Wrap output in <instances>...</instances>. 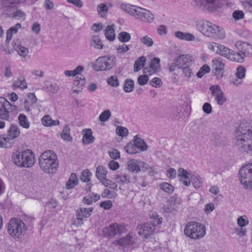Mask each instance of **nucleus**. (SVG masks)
<instances>
[{
  "label": "nucleus",
  "instance_id": "47",
  "mask_svg": "<svg viewBox=\"0 0 252 252\" xmlns=\"http://www.w3.org/2000/svg\"><path fill=\"white\" fill-rule=\"evenodd\" d=\"M159 187L161 189L168 193H172L174 190V187L166 182L161 183L159 184Z\"/></svg>",
  "mask_w": 252,
  "mask_h": 252
},
{
  "label": "nucleus",
  "instance_id": "12",
  "mask_svg": "<svg viewBox=\"0 0 252 252\" xmlns=\"http://www.w3.org/2000/svg\"><path fill=\"white\" fill-rule=\"evenodd\" d=\"M135 19L139 20L146 23H151L154 21V15L150 11L138 7L136 14Z\"/></svg>",
  "mask_w": 252,
  "mask_h": 252
},
{
  "label": "nucleus",
  "instance_id": "2",
  "mask_svg": "<svg viewBox=\"0 0 252 252\" xmlns=\"http://www.w3.org/2000/svg\"><path fill=\"white\" fill-rule=\"evenodd\" d=\"M197 30L204 36L215 39H222L225 37L224 30L206 20H199L195 22Z\"/></svg>",
  "mask_w": 252,
  "mask_h": 252
},
{
  "label": "nucleus",
  "instance_id": "35",
  "mask_svg": "<svg viewBox=\"0 0 252 252\" xmlns=\"http://www.w3.org/2000/svg\"><path fill=\"white\" fill-rule=\"evenodd\" d=\"M146 61V58L144 56L139 58L134 63V71L137 72L141 70L145 65Z\"/></svg>",
  "mask_w": 252,
  "mask_h": 252
},
{
  "label": "nucleus",
  "instance_id": "60",
  "mask_svg": "<svg viewBox=\"0 0 252 252\" xmlns=\"http://www.w3.org/2000/svg\"><path fill=\"white\" fill-rule=\"evenodd\" d=\"M149 78L147 75H143L139 76L137 79L138 83L140 85L146 84L148 81Z\"/></svg>",
  "mask_w": 252,
  "mask_h": 252
},
{
  "label": "nucleus",
  "instance_id": "42",
  "mask_svg": "<svg viewBox=\"0 0 252 252\" xmlns=\"http://www.w3.org/2000/svg\"><path fill=\"white\" fill-rule=\"evenodd\" d=\"M125 150L127 153L129 154H136L139 152V150L137 148L133 142H130L126 145L125 148Z\"/></svg>",
  "mask_w": 252,
  "mask_h": 252
},
{
  "label": "nucleus",
  "instance_id": "61",
  "mask_svg": "<svg viewBox=\"0 0 252 252\" xmlns=\"http://www.w3.org/2000/svg\"><path fill=\"white\" fill-rule=\"evenodd\" d=\"M233 17L235 20L242 19L244 17V14L241 10H235L233 12Z\"/></svg>",
  "mask_w": 252,
  "mask_h": 252
},
{
  "label": "nucleus",
  "instance_id": "27",
  "mask_svg": "<svg viewBox=\"0 0 252 252\" xmlns=\"http://www.w3.org/2000/svg\"><path fill=\"white\" fill-rule=\"evenodd\" d=\"M175 35L178 38L187 41H193L195 40V36L189 32H184L181 31H177L175 32Z\"/></svg>",
  "mask_w": 252,
  "mask_h": 252
},
{
  "label": "nucleus",
  "instance_id": "53",
  "mask_svg": "<svg viewBox=\"0 0 252 252\" xmlns=\"http://www.w3.org/2000/svg\"><path fill=\"white\" fill-rule=\"evenodd\" d=\"M97 10L101 17L104 16L108 12V7L104 3H100L97 5Z\"/></svg>",
  "mask_w": 252,
  "mask_h": 252
},
{
  "label": "nucleus",
  "instance_id": "59",
  "mask_svg": "<svg viewBox=\"0 0 252 252\" xmlns=\"http://www.w3.org/2000/svg\"><path fill=\"white\" fill-rule=\"evenodd\" d=\"M162 84L161 79L158 77H155L150 81V84L155 88L160 87Z\"/></svg>",
  "mask_w": 252,
  "mask_h": 252
},
{
  "label": "nucleus",
  "instance_id": "34",
  "mask_svg": "<svg viewBox=\"0 0 252 252\" xmlns=\"http://www.w3.org/2000/svg\"><path fill=\"white\" fill-rule=\"evenodd\" d=\"M213 65L212 67L215 70V75H217L216 72H220L224 69V64L222 63L220 59H214L212 61Z\"/></svg>",
  "mask_w": 252,
  "mask_h": 252
},
{
  "label": "nucleus",
  "instance_id": "16",
  "mask_svg": "<svg viewBox=\"0 0 252 252\" xmlns=\"http://www.w3.org/2000/svg\"><path fill=\"white\" fill-rule=\"evenodd\" d=\"M210 90L212 95L215 96L218 104L222 105L226 101V98L219 85H212L210 86Z\"/></svg>",
  "mask_w": 252,
  "mask_h": 252
},
{
  "label": "nucleus",
  "instance_id": "6",
  "mask_svg": "<svg viewBox=\"0 0 252 252\" xmlns=\"http://www.w3.org/2000/svg\"><path fill=\"white\" fill-rule=\"evenodd\" d=\"M185 234L192 239H199L204 237L206 228L202 224L196 222H188L184 229Z\"/></svg>",
  "mask_w": 252,
  "mask_h": 252
},
{
  "label": "nucleus",
  "instance_id": "13",
  "mask_svg": "<svg viewBox=\"0 0 252 252\" xmlns=\"http://www.w3.org/2000/svg\"><path fill=\"white\" fill-rule=\"evenodd\" d=\"M147 164L144 161L131 159L126 163V169L130 172L137 173L147 168Z\"/></svg>",
  "mask_w": 252,
  "mask_h": 252
},
{
  "label": "nucleus",
  "instance_id": "63",
  "mask_svg": "<svg viewBox=\"0 0 252 252\" xmlns=\"http://www.w3.org/2000/svg\"><path fill=\"white\" fill-rule=\"evenodd\" d=\"M99 205L104 209L108 210L112 207V202L111 200H108L101 202Z\"/></svg>",
  "mask_w": 252,
  "mask_h": 252
},
{
  "label": "nucleus",
  "instance_id": "32",
  "mask_svg": "<svg viewBox=\"0 0 252 252\" xmlns=\"http://www.w3.org/2000/svg\"><path fill=\"white\" fill-rule=\"evenodd\" d=\"M90 45L91 46L97 49H101L103 45L99 36L96 35H93L90 39Z\"/></svg>",
  "mask_w": 252,
  "mask_h": 252
},
{
  "label": "nucleus",
  "instance_id": "8",
  "mask_svg": "<svg viewBox=\"0 0 252 252\" xmlns=\"http://www.w3.org/2000/svg\"><path fill=\"white\" fill-rule=\"evenodd\" d=\"M17 108L16 105L10 103L5 98L0 97V120L9 121L10 113Z\"/></svg>",
  "mask_w": 252,
  "mask_h": 252
},
{
  "label": "nucleus",
  "instance_id": "20",
  "mask_svg": "<svg viewBox=\"0 0 252 252\" xmlns=\"http://www.w3.org/2000/svg\"><path fill=\"white\" fill-rule=\"evenodd\" d=\"M136 242V239L131 236L130 234H127L126 237H122L118 240H116L114 243L115 245L121 246H126L128 245H132Z\"/></svg>",
  "mask_w": 252,
  "mask_h": 252
},
{
  "label": "nucleus",
  "instance_id": "5",
  "mask_svg": "<svg viewBox=\"0 0 252 252\" xmlns=\"http://www.w3.org/2000/svg\"><path fill=\"white\" fill-rule=\"evenodd\" d=\"M27 231L25 223L20 219H12L7 225V232L14 239H22Z\"/></svg>",
  "mask_w": 252,
  "mask_h": 252
},
{
  "label": "nucleus",
  "instance_id": "1",
  "mask_svg": "<svg viewBox=\"0 0 252 252\" xmlns=\"http://www.w3.org/2000/svg\"><path fill=\"white\" fill-rule=\"evenodd\" d=\"M234 146L241 153L252 154V126L242 123L235 131Z\"/></svg>",
  "mask_w": 252,
  "mask_h": 252
},
{
  "label": "nucleus",
  "instance_id": "33",
  "mask_svg": "<svg viewBox=\"0 0 252 252\" xmlns=\"http://www.w3.org/2000/svg\"><path fill=\"white\" fill-rule=\"evenodd\" d=\"M100 199V196L96 193H92L84 197L83 201L85 204L90 205Z\"/></svg>",
  "mask_w": 252,
  "mask_h": 252
},
{
  "label": "nucleus",
  "instance_id": "31",
  "mask_svg": "<svg viewBox=\"0 0 252 252\" xmlns=\"http://www.w3.org/2000/svg\"><path fill=\"white\" fill-rule=\"evenodd\" d=\"M20 23H17L15 26L11 27L6 32V39L5 41L7 43L12 39L13 34L17 32L18 30L21 28Z\"/></svg>",
  "mask_w": 252,
  "mask_h": 252
},
{
  "label": "nucleus",
  "instance_id": "22",
  "mask_svg": "<svg viewBox=\"0 0 252 252\" xmlns=\"http://www.w3.org/2000/svg\"><path fill=\"white\" fill-rule=\"evenodd\" d=\"M160 68V60L158 58H154L150 64L149 69H145V72L149 73L150 74L157 72Z\"/></svg>",
  "mask_w": 252,
  "mask_h": 252
},
{
  "label": "nucleus",
  "instance_id": "29",
  "mask_svg": "<svg viewBox=\"0 0 252 252\" xmlns=\"http://www.w3.org/2000/svg\"><path fill=\"white\" fill-rule=\"evenodd\" d=\"M94 141V137L93 136L92 130L91 129H86L83 136L82 141L85 145L93 143Z\"/></svg>",
  "mask_w": 252,
  "mask_h": 252
},
{
  "label": "nucleus",
  "instance_id": "3",
  "mask_svg": "<svg viewBox=\"0 0 252 252\" xmlns=\"http://www.w3.org/2000/svg\"><path fill=\"white\" fill-rule=\"evenodd\" d=\"M38 162L41 170L47 174L55 173L59 166L57 156L51 150L43 152L38 158Z\"/></svg>",
  "mask_w": 252,
  "mask_h": 252
},
{
  "label": "nucleus",
  "instance_id": "15",
  "mask_svg": "<svg viewBox=\"0 0 252 252\" xmlns=\"http://www.w3.org/2000/svg\"><path fill=\"white\" fill-rule=\"evenodd\" d=\"M137 229L138 231V234L146 238L152 235L155 230L154 225L149 222L138 225Z\"/></svg>",
  "mask_w": 252,
  "mask_h": 252
},
{
  "label": "nucleus",
  "instance_id": "57",
  "mask_svg": "<svg viewBox=\"0 0 252 252\" xmlns=\"http://www.w3.org/2000/svg\"><path fill=\"white\" fill-rule=\"evenodd\" d=\"M107 83L109 85L114 87H117L119 85V81L116 76H112L108 78Z\"/></svg>",
  "mask_w": 252,
  "mask_h": 252
},
{
  "label": "nucleus",
  "instance_id": "62",
  "mask_svg": "<svg viewBox=\"0 0 252 252\" xmlns=\"http://www.w3.org/2000/svg\"><path fill=\"white\" fill-rule=\"evenodd\" d=\"M237 223L240 227H243L248 224L249 220L244 219L243 217H240L237 219Z\"/></svg>",
  "mask_w": 252,
  "mask_h": 252
},
{
  "label": "nucleus",
  "instance_id": "26",
  "mask_svg": "<svg viewBox=\"0 0 252 252\" xmlns=\"http://www.w3.org/2000/svg\"><path fill=\"white\" fill-rule=\"evenodd\" d=\"M93 210V208H79L76 211V217H81L83 220L84 218H88L91 215Z\"/></svg>",
  "mask_w": 252,
  "mask_h": 252
},
{
  "label": "nucleus",
  "instance_id": "9",
  "mask_svg": "<svg viewBox=\"0 0 252 252\" xmlns=\"http://www.w3.org/2000/svg\"><path fill=\"white\" fill-rule=\"evenodd\" d=\"M126 231L125 225L114 223L103 228L102 233L104 236L111 238L116 235H120Z\"/></svg>",
  "mask_w": 252,
  "mask_h": 252
},
{
  "label": "nucleus",
  "instance_id": "46",
  "mask_svg": "<svg viewBox=\"0 0 252 252\" xmlns=\"http://www.w3.org/2000/svg\"><path fill=\"white\" fill-rule=\"evenodd\" d=\"M12 143L8 137L0 136V147L8 148L11 147Z\"/></svg>",
  "mask_w": 252,
  "mask_h": 252
},
{
  "label": "nucleus",
  "instance_id": "56",
  "mask_svg": "<svg viewBox=\"0 0 252 252\" xmlns=\"http://www.w3.org/2000/svg\"><path fill=\"white\" fill-rule=\"evenodd\" d=\"M116 131L118 135L122 137L126 136L128 133L127 129L123 126H118L116 128Z\"/></svg>",
  "mask_w": 252,
  "mask_h": 252
},
{
  "label": "nucleus",
  "instance_id": "45",
  "mask_svg": "<svg viewBox=\"0 0 252 252\" xmlns=\"http://www.w3.org/2000/svg\"><path fill=\"white\" fill-rule=\"evenodd\" d=\"M13 87L19 88L21 89H25L27 88V84L25 79L23 78L22 79H18L15 80L13 84Z\"/></svg>",
  "mask_w": 252,
  "mask_h": 252
},
{
  "label": "nucleus",
  "instance_id": "24",
  "mask_svg": "<svg viewBox=\"0 0 252 252\" xmlns=\"http://www.w3.org/2000/svg\"><path fill=\"white\" fill-rule=\"evenodd\" d=\"M20 129L19 126L15 125H11L7 131V136L10 140H13L19 136Z\"/></svg>",
  "mask_w": 252,
  "mask_h": 252
},
{
  "label": "nucleus",
  "instance_id": "36",
  "mask_svg": "<svg viewBox=\"0 0 252 252\" xmlns=\"http://www.w3.org/2000/svg\"><path fill=\"white\" fill-rule=\"evenodd\" d=\"M78 183V178L76 174L72 173L70 178L66 184V187L67 189L73 188Z\"/></svg>",
  "mask_w": 252,
  "mask_h": 252
},
{
  "label": "nucleus",
  "instance_id": "25",
  "mask_svg": "<svg viewBox=\"0 0 252 252\" xmlns=\"http://www.w3.org/2000/svg\"><path fill=\"white\" fill-rule=\"evenodd\" d=\"M179 176L181 177V181L186 186L190 185L189 173V172L182 168L178 170Z\"/></svg>",
  "mask_w": 252,
  "mask_h": 252
},
{
  "label": "nucleus",
  "instance_id": "7",
  "mask_svg": "<svg viewBox=\"0 0 252 252\" xmlns=\"http://www.w3.org/2000/svg\"><path fill=\"white\" fill-rule=\"evenodd\" d=\"M240 182L246 189H252V163L243 166L239 170Z\"/></svg>",
  "mask_w": 252,
  "mask_h": 252
},
{
  "label": "nucleus",
  "instance_id": "18",
  "mask_svg": "<svg viewBox=\"0 0 252 252\" xmlns=\"http://www.w3.org/2000/svg\"><path fill=\"white\" fill-rule=\"evenodd\" d=\"M27 0H0V5L5 8L4 10H13L18 5L24 4Z\"/></svg>",
  "mask_w": 252,
  "mask_h": 252
},
{
  "label": "nucleus",
  "instance_id": "23",
  "mask_svg": "<svg viewBox=\"0 0 252 252\" xmlns=\"http://www.w3.org/2000/svg\"><path fill=\"white\" fill-rule=\"evenodd\" d=\"M226 47L222 45L215 42H209L208 44V48L209 49L222 56L223 55V53L225 52Z\"/></svg>",
  "mask_w": 252,
  "mask_h": 252
},
{
  "label": "nucleus",
  "instance_id": "4",
  "mask_svg": "<svg viewBox=\"0 0 252 252\" xmlns=\"http://www.w3.org/2000/svg\"><path fill=\"white\" fill-rule=\"evenodd\" d=\"M11 158L13 163L20 167L30 168L35 163L34 154L31 150H17L13 152Z\"/></svg>",
  "mask_w": 252,
  "mask_h": 252
},
{
  "label": "nucleus",
  "instance_id": "38",
  "mask_svg": "<svg viewBox=\"0 0 252 252\" xmlns=\"http://www.w3.org/2000/svg\"><path fill=\"white\" fill-rule=\"evenodd\" d=\"M115 180L117 183L122 184H128L130 182V177L125 173L118 174L116 175Z\"/></svg>",
  "mask_w": 252,
  "mask_h": 252
},
{
  "label": "nucleus",
  "instance_id": "28",
  "mask_svg": "<svg viewBox=\"0 0 252 252\" xmlns=\"http://www.w3.org/2000/svg\"><path fill=\"white\" fill-rule=\"evenodd\" d=\"M120 7L122 10L134 17L138 8V6L131 5L126 3H122Z\"/></svg>",
  "mask_w": 252,
  "mask_h": 252
},
{
  "label": "nucleus",
  "instance_id": "14",
  "mask_svg": "<svg viewBox=\"0 0 252 252\" xmlns=\"http://www.w3.org/2000/svg\"><path fill=\"white\" fill-rule=\"evenodd\" d=\"M194 61L192 57L189 55H182L178 56L174 60V63L177 67L181 68L186 67H190Z\"/></svg>",
  "mask_w": 252,
  "mask_h": 252
},
{
  "label": "nucleus",
  "instance_id": "54",
  "mask_svg": "<svg viewBox=\"0 0 252 252\" xmlns=\"http://www.w3.org/2000/svg\"><path fill=\"white\" fill-rule=\"evenodd\" d=\"M111 113L109 110L103 111L99 116V120L101 122H106L111 117Z\"/></svg>",
  "mask_w": 252,
  "mask_h": 252
},
{
  "label": "nucleus",
  "instance_id": "39",
  "mask_svg": "<svg viewBox=\"0 0 252 252\" xmlns=\"http://www.w3.org/2000/svg\"><path fill=\"white\" fill-rule=\"evenodd\" d=\"M61 137L64 140L71 141L72 140V137L70 134V127L69 126L66 125L63 127L61 133Z\"/></svg>",
  "mask_w": 252,
  "mask_h": 252
},
{
  "label": "nucleus",
  "instance_id": "51",
  "mask_svg": "<svg viewBox=\"0 0 252 252\" xmlns=\"http://www.w3.org/2000/svg\"><path fill=\"white\" fill-rule=\"evenodd\" d=\"M131 38L129 33L126 32H122L118 35V39L122 42H127Z\"/></svg>",
  "mask_w": 252,
  "mask_h": 252
},
{
  "label": "nucleus",
  "instance_id": "37",
  "mask_svg": "<svg viewBox=\"0 0 252 252\" xmlns=\"http://www.w3.org/2000/svg\"><path fill=\"white\" fill-rule=\"evenodd\" d=\"M18 120L20 126L28 129L30 127V123L27 116L24 114H20L18 116Z\"/></svg>",
  "mask_w": 252,
  "mask_h": 252
},
{
  "label": "nucleus",
  "instance_id": "30",
  "mask_svg": "<svg viewBox=\"0 0 252 252\" xmlns=\"http://www.w3.org/2000/svg\"><path fill=\"white\" fill-rule=\"evenodd\" d=\"M133 141L139 151H145L147 149V144L144 140L137 135L134 137Z\"/></svg>",
  "mask_w": 252,
  "mask_h": 252
},
{
  "label": "nucleus",
  "instance_id": "11",
  "mask_svg": "<svg viewBox=\"0 0 252 252\" xmlns=\"http://www.w3.org/2000/svg\"><path fill=\"white\" fill-rule=\"evenodd\" d=\"M114 57L105 56L98 58L96 61L95 69L97 70H107L114 65Z\"/></svg>",
  "mask_w": 252,
  "mask_h": 252
},
{
  "label": "nucleus",
  "instance_id": "17",
  "mask_svg": "<svg viewBox=\"0 0 252 252\" xmlns=\"http://www.w3.org/2000/svg\"><path fill=\"white\" fill-rule=\"evenodd\" d=\"M199 5L205 4V8L209 11L216 10L221 6L220 0H195Z\"/></svg>",
  "mask_w": 252,
  "mask_h": 252
},
{
  "label": "nucleus",
  "instance_id": "64",
  "mask_svg": "<svg viewBox=\"0 0 252 252\" xmlns=\"http://www.w3.org/2000/svg\"><path fill=\"white\" fill-rule=\"evenodd\" d=\"M243 6L248 11L252 12V0H247L243 2Z\"/></svg>",
  "mask_w": 252,
  "mask_h": 252
},
{
  "label": "nucleus",
  "instance_id": "40",
  "mask_svg": "<svg viewBox=\"0 0 252 252\" xmlns=\"http://www.w3.org/2000/svg\"><path fill=\"white\" fill-rule=\"evenodd\" d=\"M105 35L107 39L113 41L115 39V31L112 26H108L106 27Z\"/></svg>",
  "mask_w": 252,
  "mask_h": 252
},
{
  "label": "nucleus",
  "instance_id": "44",
  "mask_svg": "<svg viewBox=\"0 0 252 252\" xmlns=\"http://www.w3.org/2000/svg\"><path fill=\"white\" fill-rule=\"evenodd\" d=\"M246 68L245 66L240 65L236 68V77L238 79H243L245 77Z\"/></svg>",
  "mask_w": 252,
  "mask_h": 252
},
{
  "label": "nucleus",
  "instance_id": "43",
  "mask_svg": "<svg viewBox=\"0 0 252 252\" xmlns=\"http://www.w3.org/2000/svg\"><path fill=\"white\" fill-rule=\"evenodd\" d=\"M134 83L132 80L127 79L124 85V90L126 93L132 92L134 89Z\"/></svg>",
  "mask_w": 252,
  "mask_h": 252
},
{
  "label": "nucleus",
  "instance_id": "48",
  "mask_svg": "<svg viewBox=\"0 0 252 252\" xmlns=\"http://www.w3.org/2000/svg\"><path fill=\"white\" fill-rule=\"evenodd\" d=\"M162 220V218L159 217L158 215L153 214L151 217V220L149 223H151L152 224H154V227L155 228L156 226L161 224Z\"/></svg>",
  "mask_w": 252,
  "mask_h": 252
},
{
  "label": "nucleus",
  "instance_id": "58",
  "mask_svg": "<svg viewBox=\"0 0 252 252\" xmlns=\"http://www.w3.org/2000/svg\"><path fill=\"white\" fill-rule=\"evenodd\" d=\"M181 69L183 70V75L185 78L189 79L193 75V72L190 67H183Z\"/></svg>",
  "mask_w": 252,
  "mask_h": 252
},
{
  "label": "nucleus",
  "instance_id": "10",
  "mask_svg": "<svg viewBox=\"0 0 252 252\" xmlns=\"http://www.w3.org/2000/svg\"><path fill=\"white\" fill-rule=\"evenodd\" d=\"M246 56H247V53L246 51H240L236 52L226 47L223 57L231 61L242 63L244 62V59Z\"/></svg>",
  "mask_w": 252,
  "mask_h": 252
},
{
  "label": "nucleus",
  "instance_id": "49",
  "mask_svg": "<svg viewBox=\"0 0 252 252\" xmlns=\"http://www.w3.org/2000/svg\"><path fill=\"white\" fill-rule=\"evenodd\" d=\"M140 41L148 47H151L154 44L153 39L147 35H145L141 37L140 38Z\"/></svg>",
  "mask_w": 252,
  "mask_h": 252
},
{
  "label": "nucleus",
  "instance_id": "21",
  "mask_svg": "<svg viewBox=\"0 0 252 252\" xmlns=\"http://www.w3.org/2000/svg\"><path fill=\"white\" fill-rule=\"evenodd\" d=\"M37 102V98L34 93H29L24 101V108L26 112L31 111V107Z\"/></svg>",
  "mask_w": 252,
  "mask_h": 252
},
{
  "label": "nucleus",
  "instance_id": "19",
  "mask_svg": "<svg viewBox=\"0 0 252 252\" xmlns=\"http://www.w3.org/2000/svg\"><path fill=\"white\" fill-rule=\"evenodd\" d=\"M3 13L6 14L9 18H16L17 19L25 20L26 14L23 10L18 8L17 6L13 8V10H4Z\"/></svg>",
  "mask_w": 252,
  "mask_h": 252
},
{
  "label": "nucleus",
  "instance_id": "41",
  "mask_svg": "<svg viewBox=\"0 0 252 252\" xmlns=\"http://www.w3.org/2000/svg\"><path fill=\"white\" fill-rule=\"evenodd\" d=\"M106 169L102 166H98L96 168V176L100 180L104 179L106 176Z\"/></svg>",
  "mask_w": 252,
  "mask_h": 252
},
{
  "label": "nucleus",
  "instance_id": "55",
  "mask_svg": "<svg viewBox=\"0 0 252 252\" xmlns=\"http://www.w3.org/2000/svg\"><path fill=\"white\" fill-rule=\"evenodd\" d=\"M210 71V67L208 65H204L201 67L197 73L196 76L198 78H201L205 74L209 73Z\"/></svg>",
  "mask_w": 252,
  "mask_h": 252
},
{
  "label": "nucleus",
  "instance_id": "50",
  "mask_svg": "<svg viewBox=\"0 0 252 252\" xmlns=\"http://www.w3.org/2000/svg\"><path fill=\"white\" fill-rule=\"evenodd\" d=\"M191 180L194 188L198 189L201 187L203 181L199 176L196 175L191 177Z\"/></svg>",
  "mask_w": 252,
  "mask_h": 252
},
{
  "label": "nucleus",
  "instance_id": "52",
  "mask_svg": "<svg viewBox=\"0 0 252 252\" xmlns=\"http://www.w3.org/2000/svg\"><path fill=\"white\" fill-rule=\"evenodd\" d=\"M91 175L92 174L88 169L84 170L81 174L80 180L84 182H88L90 181Z\"/></svg>",
  "mask_w": 252,
  "mask_h": 252
}]
</instances>
